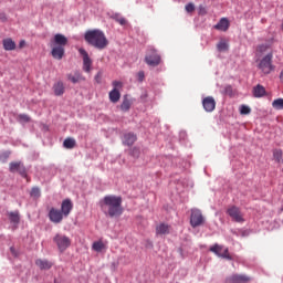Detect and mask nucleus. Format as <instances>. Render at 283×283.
Masks as SVG:
<instances>
[{"label":"nucleus","mask_w":283,"mask_h":283,"mask_svg":"<svg viewBox=\"0 0 283 283\" xmlns=\"http://www.w3.org/2000/svg\"><path fill=\"white\" fill-rule=\"evenodd\" d=\"M266 95V88L262 86L261 84H258L253 87V96L254 98H262V96Z\"/></svg>","instance_id":"nucleus-22"},{"label":"nucleus","mask_w":283,"mask_h":283,"mask_svg":"<svg viewBox=\"0 0 283 283\" xmlns=\"http://www.w3.org/2000/svg\"><path fill=\"white\" fill-rule=\"evenodd\" d=\"M130 107L132 102L129 101V98H127V96H124L123 103L120 105L122 112H129Z\"/></svg>","instance_id":"nucleus-27"},{"label":"nucleus","mask_w":283,"mask_h":283,"mask_svg":"<svg viewBox=\"0 0 283 283\" xmlns=\"http://www.w3.org/2000/svg\"><path fill=\"white\" fill-rule=\"evenodd\" d=\"M10 150H6L0 153V163H8V158H10Z\"/></svg>","instance_id":"nucleus-33"},{"label":"nucleus","mask_w":283,"mask_h":283,"mask_svg":"<svg viewBox=\"0 0 283 283\" xmlns=\"http://www.w3.org/2000/svg\"><path fill=\"white\" fill-rule=\"evenodd\" d=\"M231 23L229 19L221 18L220 21L214 25V30H219V32H227L229 30Z\"/></svg>","instance_id":"nucleus-15"},{"label":"nucleus","mask_w":283,"mask_h":283,"mask_svg":"<svg viewBox=\"0 0 283 283\" xmlns=\"http://www.w3.org/2000/svg\"><path fill=\"white\" fill-rule=\"evenodd\" d=\"M67 78H69V81H71V83H80V81H85L83 75L78 72H75L74 75L69 74Z\"/></svg>","instance_id":"nucleus-26"},{"label":"nucleus","mask_w":283,"mask_h":283,"mask_svg":"<svg viewBox=\"0 0 283 283\" xmlns=\"http://www.w3.org/2000/svg\"><path fill=\"white\" fill-rule=\"evenodd\" d=\"M217 50L219 52H227V50H229V44L224 41H220L218 44H217Z\"/></svg>","instance_id":"nucleus-31"},{"label":"nucleus","mask_w":283,"mask_h":283,"mask_svg":"<svg viewBox=\"0 0 283 283\" xmlns=\"http://www.w3.org/2000/svg\"><path fill=\"white\" fill-rule=\"evenodd\" d=\"M31 198H41V189L34 187L31 189Z\"/></svg>","instance_id":"nucleus-34"},{"label":"nucleus","mask_w":283,"mask_h":283,"mask_svg":"<svg viewBox=\"0 0 283 283\" xmlns=\"http://www.w3.org/2000/svg\"><path fill=\"white\" fill-rule=\"evenodd\" d=\"M108 98H109L111 103H118V101H120V91L113 88L108 93Z\"/></svg>","instance_id":"nucleus-23"},{"label":"nucleus","mask_w":283,"mask_h":283,"mask_svg":"<svg viewBox=\"0 0 283 283\" xmlns=\"http://www.w3.org/2000/svg\"><path fill=\"white\" fill-rule=\"evenodd\" d=\"M78 53L83 59V71L86 72V74H90V72H92V59L90 57V54L85 49H78Z\"/></svg>","instance_id":"nucleus-10"},{"label":"nucleus","mask_w":283,"mask_h":283,"mask_svg":"<svg viewBox=\"0 0 283 283\" xmlns=\"http://www.w3.org/2000/svg\"><path fill=\"white\" fill-rule=\"evenodd\" d=\"M53 242L56 244L60 253H65L70 247H72V239L65 234L57 233L53 238Z\"/></svg>","instance_id":"nucleus-3"},{"label":"nucleus","mask_w":283,"mask_h":283,"mask_svg":"<svg viewBox=\"0 0 283 283\" xmlns=\"http://www.w3.org/2000/svg\"><path fill=\"white\" fill-rule=\"evenodd\" d=\"M63 218H65V214H63L61 210L56 208H51L49 210V220L53 222V224H61L63 222Z\"/></svg>","instance_id":"nucleus-9"},{"label":"nucleus","mask_w":283,"mask_h":283,"mask_svg":"<svg viewBox=\"0 0 283 283\" xmlns=\"http://www.w3.org/2000/svg\"><path fill=\"white\" fill-rule=\"evenodd\" d=\"M211 253H214V255H218V258H223V260H233L231 258V254H229V248H224L223 245H220L216 243L210 248Z\"/></svg>","instance_id":"nucleus-6"},{"label":"nucleus","mask_w":283,"mask_h":283,"mask_svg":"<svg viewBox=\"0 0 283 283\" xmlns=\"http://www.w3.org/2000/svg\"><path fill=\"white\" fill-rule=\"evenodd\" d=\"M259 70L263 72V74H271L275 70L273 66V53H268L259 63Z\"/></svg>","instance_id":"nucleus-4"},{"label":"nucleus","mask_w":283,"mask_h":283,"mask_svg":"<svg viewBox=\"0 0 283 283\" xmlns=\"http://www.w3.org/2000/svg\"><path fill=\"white\" fill-rule=\"evenodd\" d=\"M93 251H96L97 253H101V251H103V249H105V243H103V241H97L93 243Z\"/></svg>","instance_id":"nucleus-30"},{"label":"nucleus","mask_w":283,"mask_h":283,"mask_svg":"<svg viewBox=\"0 0 283 283\" xmlns=\"http://www.w3.org/2000/svg\"><path fill=\"white\" fill-rule=\"evenodd\" d=\"M0 20L8 21V18L6 17V14H0Z\"/></svg>","instance_id":"nucleus-48"},{"label":"nucleus","mask_w":283,"mask_h":283,"mask_svg":"<svg viewBox=\"0 0 283 283\" xmlns=\"http://www.w3.org/2000/svg\"><path fill=\"white\" fill-rule=\"evenodd\" d=\"M117 23H119V25H126L127 24V20L125 18H118L116 19Z\"/></svg>","instance_id":"nucleus-43"},{"label":"nucleus","mask_w":283,"mask_h":283,"mask_svg":"<svg viewBox=\"0 0 283 283\" xmlns=\"http://www.w3.org/2000/svg\"><path fill=\"white\" fill-rule=\"evenodd\" d=\"M24 46H25V41L21 40L20 43H19V48H24Z\"/></svg>","instance_id":"nucleus-46"},{"label":"nucleus","mask_w":283,"mask_h":283,"mask_svg":"<svg viewBox=\"0 0 283 283\" xmlns=\"http://www.w3.org/2000/svg\"><path fill=\"white\" fill-rule=\"evenodd\" d=\"M53 93L55 96H63L65 94V84L62 81L54 83Z\"/></svg>","instance_id":"nucleus-19"},{"label":"nucleus","mask_w":283,"mask_h":283,"mask_svg":"<svg viewBox=\"0 0 283 283\" xmlns=\"http://www.w3.org/2000/svg\"><path fill=\"white\" fill-rule=\"evenodd\" d=\"M137 78H138L139 83H143V81H145V71H139L137 73Z\"/></svg>","instance_id":"nucleus-40"},{"label":"nucleus","mask_w":283,"mask_h":283,"mask_svg":"<svg viewBox=\"0 0 283 283\" xmlns=\"http://www.w3.org/2000/svg\"><path fill=\"white\" fill-rule=\"evenodd\" d=\"M272 107L274 109H283V98H276L272 102Z\"/></svg>","instance_id":"nucleus-32"},{"label":"nucleus","mask_w":283,"mask_h":283,"mask_svg":"<svg viewBox=\"0 0 283 283\" xmlns=\"http://www.w3.org/2000/svg\"><path fill=\"white\" fill-rule=\"evenodd\" d=\"M102 78H103V72H97V74L95 75V81H96V83H101V81H102Z\"/></svg>","instance_id":"nucleus-42"},{"label":"nucleus","mask_w":283,"mask_h":283,"mask_svg":"<svg viewBox=\"0 0 283 283\" xmlns=\"http://www.w3.org/2000/svg\"><path fill=\"white\" fill-rule=\"evenodd\" d=\"M224 94H227V96H233V87L231 85L226 86Z\"/></svg>","instance_id":"nucleus-38"},{"label":"nucleus","mask_w":283,"mask_h":283,"mask_svg":"<svg viewBox=\"0 0 283 283\" xmlns=\"http://www.w3.org/2000/svg\"><path fill=\"white\" fill-rule=\"evenodd\" d=\"M193 10H196V6H193V3L190 2L186 6V11L193 12Z\"/></svg>","instance_id":"nucleus-41"},{"label":"nucleus","mask_w":283,"mask_h":283,"mask_svg":"<svg viewBox=\"0 0 283 283\" xmlns=\"http://www.w3.org/2000/svg\"><path fill=\"white\" fill-rule=\"evenodd\" d=\"M140 154V150L138 148H133V156H138Z\"/></svg>","instance_id":"nucleus-45"},{"label":"nucleus","mask_w":283,"mask_h":283,"mask_svg":"<svg viewBox=\"0 0 283 283\" xmlns=\"http://www.w3.org/2000/svg\"><path fill=\"white\" fill-rule=\"evenodd\" d=\"M19 123H30V117L27 114L18 115Z\"/></svg>","instance_id":"nucleus-36"},{"label":"nucleus","mask_w":283,"mask_h":283,"mask_svg":"<svg viewBox=\"0 0 283 283\" xmlns=\"http://www.w3.org/2000/svg\"><path fill=\"white\" fill-rule=\"evenodd\" d=\"M35 264L39 266L41 271H50V268L54 266L52 262L43 259L35 260Z\"/></svg>","instance_id":"nucleus-20"},{"label":"nucleus","mask_w":283,"mask_h":283,"mask_svg":"<svg viewBox=\"0 0 283 283\" xmlns=\"http://www.w3.org/2000/svg\"><path fill=\"white\" fill-rule=\"evenodd\" d=\"M8 216L12 224H19V222H21V216L19 214V211L9 212Z\"/></svg>","instance_id":"nucleus-24"},{"label":"nucleus","mask_w":283,"mask_h":283,"mask_svg":"<svg viewBox=\"0 0 283 283\" xmlns=\"http://www.w3.org/2000/svg\"><path fill=\"white\" fill-rule=\"evenodd\" d=\"M138 140V137L134 133H126L123 138V145H127V147H132L134 143Z\"/></svg>","instance_id":"nucleus-17"},{"label":"nucleus","mask_w":283,"mask_h":283,"mask_svg":"<svg viewBox=\"0 0 283 283\" xmlns=\"http://www.w3.org/2000/svg\"><path fill=\"white\" fill-rule=\"evenodd\" d=\"M2 45L7 52H12V50H17V43L10 38L4 39L2 41Z\"/></svg>","instance_id":"nucleus-21"},{"label":"nucleus","mask_w":283,"mask_h":283,"mask_svg":"<svg viewBox=\"0 0 283 283\" xmlns=\"http://www.w3.org/2000/svg\"><path fill=\"white\" fill-rule=\"evenodd\" d=\"M157 233H159V235H165L167 233H169V226L161 223L156 228Z\"/></svg>","instance_id":"nucleus-28"},{"label":"nucleus","mask_w":283,"mask_h":283,"mask_svg":"<svg viewBox=\"0 0 283 283\" xmlns=\"http://www.w3.org/2000/svg\"><path fill=\"white\" fill-rule=\"evenodd\" d=\"M63 147L64 149H74V147H76V139L72 137H67L63 142Z\"/></svg>","instance_id":"nucleus-25"},{"label":"nucleus","mask_w":283,"mask_h":283,"mask_svg":"<svg viewBox=\"0 0 283 283\" xmlns=\"http://www.w3.org/2000/svg\"><path fill=\"white\" fill-rule=\"evenodd\" d=\"M9 171L11 174H20L23 178L28 177V171L25 170V166L21 161H12L9 164Z\"/></svg>","instance_id":"nucleus-8"},{"label":"nucleus","mask_w":283,"mask_h":283,"mask_svg":"<svg viewBox=\"0 0 283 283\" xmlns=\"http://www.w3.org/2000/svg\"><path fill=\"white\" fill-rule=\"evenodd\" d=\"M10 251H11L12 255L17 256V250H14L13 247L10 248Z\"/></svg>","instance_id":"nucleus-47"},{"label":"nucleus","mask_w":283,"mask_h":283,"mask_svg":"<svg viewBox=\"0 0 283 283\" xmlns=\"http://www.w3.org/2000/svg\"><path fill=\"white\" fill-rule=\"evenodd\" d=\"M266 50H269V45L266 44H261L256 48V52H259L260 54L266 52Z\"/></svg>","instance_id":"nucleus-37"},{"label":"nucleus","mask_w":283,"mask_h":283,"mask_svg":"<svg viewBox=\"0 0 283 283\" xmlns=\"http://www.w3.org/2000/svg\"><path fill=\"white\" fill-rule=\"evenodd\" d=\"M53 43L57 48H65V45H67V38L61 33H56L54 35Z\"/></svg>","instance_id":"nucleus-16"},{"label":"nucleus","mask_w":283,"mask_h":283,"mask_svg":"<svg viewBox=\"0 0 283 283\" xmlns=\"http://www.w3.org/2000/svg\"><path fill=\"white\" fill-rule=\"evenodd\" d=\"M53 59L61 61L63 56H65V48L64 46H54L51 51Z\"/></svg>","instance_id":"nucleus-18"},{"label":"nucleus","mask_w":283,"mask_h":283,"mask_svg":"<svg viewBox=\"0 0 283 283\" xmlns=\"http://www.w3.org/2000/svg\"><path fill=\"white\" fill-rule=\"evenodd\" d=\"M72 209H74V203H72L71 199H64L61 205V210L64 218H67L70 213H72Z\"/></svg>","instance_id":"nucleus-13"},{"label":"nucleus","mask_w":283,"mask_h":283,"mask_svg":"<svg viewBox=\"0 0 283 283\" xmlns=\"http://www.w3.org/2000/svg\"><path fill=\"white\" fill-rule=\"evenodd\" d=\"M84 39L86 43H88V45H92V48H96V50H105V48L109 45L107 36H105V33L98 29L86 31Z\"/></svg>","instance_id":"nucleus-2"},{"label":"nucleus","mask_w":283,"mask_h":283,"mask_svg":"<svg viewBox=\"0 0 283 283\" xmlns=\"http://www.w3.org/2000/svg\"><path fill=\"white\" fill-rule=\"evenodd\" d=\"M282 156H283L282 149L273 150V158H274L275 163H283Z\"/></svg>","instance_id":"nucleus-29"},{"label":"nucleus","mask_w":283,"mask_h":283,"mask_svg":"<svg viewBox=\"0 0 283 283\" xmlns=\"http://www.w3.org/2000/svg\"><path fill=\"white\" fill-rule=\"evenodd\" d=\"M190 224L193 229H196V227L205 224V217L202 216V211H200L199 209L191 210Z\"/></svg>","instance_id":"nucleus-7"},{"label":"nucleus","mask_w":283,"mask_h":283,"mask_svg":"<svg viewBox=\"0 0 283 283\" xmlns=\"http://www.w3.org/2000/svg\"><path fill=\"white\" fill-rule=\"evenodd\" d=\"M202 105L206 112H213V109H216V99L211 96H208L202 99Z\"/></svg>","instance_id":"nucleus-14"},{"label":"nucleus","mask_w":283,"mask_h":283,"mask_svg":"<svg viewBox=\"0 0 283 283\" xmlns=\"http://www.w3.org/2000/svg\"><path fill=\"white\" fill-rule=\"evenodd\" d=\"M112 85H113L114 90H120L123 87V82L113 81Z\"/></svg>","instance_id":"nucleus-39"},{"label":"nucleus","mask_w":283,"mask_h":283,"mask_svg":"<svg viewBox=\"0 0 283 283\" xmlns=\"http://www.w3.org/2000/svg\"><path fill=\"white\" fill-rule=\"evenodd\" d=\"M251 276L247 274H232L226 279V283H249Z\"/></svg>","instance_id":"nucleus-12"},{"label":"nucleus","mask_w":283,"mask_h":283,"mask_svg":"<svg viewBox=\"0 0 283 283\" xmlns=\"http://www.w3.org/2000/svg\"><path fill=\"white\" fill-rule=\"evenodd\" d=\"M145 63H147L150 67H158V65H160V54H158L156 49H148L145 56Z\"/></svg>","instance_id":"nucleus-5"},{"label":"nucleus","mask_w":283,"mask_h":283,"mask_svg":"<svg viewBox=\"0 0 283 283\" xmlns=\"http://www.w3.org/2000/svg\"><path fill=\"white\" fill-rule=\"evenodd\" d=\"M99 207L108 218H120L125 209L123 208V197L115 195H107L99 202Z\"/></svg>","instance_id":"nucleus-1"},{"label":"nucleus","mask_w":283,"mask_h":283,"mask_svg":"<svg viewBox=\"0 0 283 283\" xmlns=\"http://www.w3.org/2000/svg\"><path fill=\"white\" fill-rule=\"evenodd\" d=\"M240 114H242L243 116H247L248 114H251V107H249L247 105H241Z\"/></svg>","instance_id":"nucleus-35"},{"label":"nucleus","mask_w":283,"mask_h":283,"mask_svg":"<svg viewBox=\"0 0 283 283\" xmlns=\"http://www.w3.org/2000/svg\"><path fill=\"white\" fill-rule=\"evenodd\" d=\"M228 216L233 220V222H244V216L240 208L232 206L227 210Z\"/></svg>","instance_id":"nucleus-11"},{"label":"nucleus","mask_w":283,"mask_h":283,"mask_svg":"<svg viewBox=\"0 0 283 283\" xmlns=\"http://www.w3.org/2000/svg\"><path fill=\"white\" fill-rule=\"evenodd\" d=\"M280 80H281L282 83H283V71L280 73Z\"/></svg>","instance_id":"nucleus-49"},{"label":"nucleus","mask_w":283,"mask_h":283,"mask_svg":"<svg viewBox=\"0 0 283 283\" xmlns=\"http://www.w3.org/2000/svg\"><path fill=\"white\" fill-rule=\"evenodd\" d=\"M199 14H201L202 17H205V14H207V8H205L203 6L199 7Z\"/></svg>","instance_id":"nucleus-44"}]
</instances>
